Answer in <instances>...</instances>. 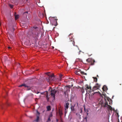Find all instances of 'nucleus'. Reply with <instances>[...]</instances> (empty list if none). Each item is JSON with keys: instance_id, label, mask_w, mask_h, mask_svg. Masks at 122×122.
Masks as SVG:
<instances>
[{"instance_id": "obj_1", "label": "nucleus", "mask_w": 122, "mask_h": 122, "mask_svg": "<svg viewBox=\"0 0 122 122\" xmlns=\"http://www.w3.org/2000/svg\"><path fill=\"white\" fill-rule=\"evenodd\" d=\"M32 30L31 31L32 36L33 37L35 38L38 36L39 33V31L38 30V27L35 26L32 28Z\"/></svg>"}, {"instance_id": "obj_2", "label": "nucleus", "mask_w": 122, "mask_h": 122, "mask_svg": "<svg viewBox=\"0 0 122 122\" xmlns=\"http://www.w3.org/2000/svg\"><path fill=\"white\" fill-rule=\"evenodd\" d=\"M49 73V72H48L46 73V74L48 76L46 78L47 81L49 82L54 81L55 80V78L54 76V74L49 75L48 74Z\"/></svg>"}, {"instance_id": "obj_3", "label": "nucleus", "mask_w": 122, "mask_h": 122, "mask_svg": "<svg viewBox=\"0 0 122 122\" xmlns=\"http://www.w3.org/2000/svg\"><path fill=\"white\" fill-rule=\"evenodd\" d=\"M72 34H70L68 36V38H69V40H68V42L71 45H72L73 46H75V42L74 41V39L73 38L72 36H71Z\"/></svg>"}, {"instance_id": "obj_4", "label": "nucleus", "mask_w": 122, "mask_h": 122, "mask_svg": "<svg viewBox=\"0 0 122 122\" xmlns=\"http://www.w3.org/2000/svg\"><path fill=\"white\" fill-rule=\"evenodd\" d=\"M86 61L90 63H91V65H92L94 64V63L95 62L94 60H93L92 59L90 58L86 59Z\"/></svg>"}, {"instance_id": "obj_5", "label": "nucleus", "mask_w": 122, "mask_h": 122, "mask_svg": "<svg viewBox=\"0 0 122 122\" xmlns=\"http://www.w3.org/2000/svg\"><path fill=\"white\" fill-rule=\"evenodd\" d=\"M100 85L98 83H96V85L92 89V91L93 92L95 90L99 89L100 87Z\"/></svg>"}, {"instance_id": "obj_6", "label": "nucleus", "mask_w": 122, "mask_h": 122, "mask_svg": "<svg viewBox=\"0 0 122 122\" xmlns=\"http://www.w3.org/2000/svg\"><path fill=\"white\" fill-rule=\"evenodd\" d=\"M104 99L105 101V106L106 107L108 108L111 111L113 110L112 108V107L111 106L108 104V102L107 101H106V100L105 98Z\"/></svg>"}, {"instance_id": "obj_7", "label": "nucleus", "mask_w": 122, "mask_h": 122, "mask_svg": "<svg viewBox=\"0 0 122 122\" xmlns=\"http://www.w3.org/2000/svg\"><path fill=\"white\" fill-rule=\"evenodd\" d=\"M69 105V103L68 102H66L65 105V112L66 114L67 112L68 111L67 109L68 108V106Z\"/></svg>"}, {"instance_id": "obj_8", "label": "nucleus", "mask_w": 122, "mask_h": 122, "mask_svg": "<svg viewBox=\"0 0 122 122\" xmlns=\"http://www.w3.org/2000/svg\"><path fill=\"white\" fill-rule=\"evenodd\" d=\"M57 92V91L55 89L52 90L51 91V95L53 98H55V94Z\"/></svg>"}, {"instance_id": "obj_9", "label": "nucleus", "mask_w": 122, "mask_h": 122, "mask_svg": "<svg viewBox=\"0 0 122 122\" xmlns=\"http://www.w3.org/2000/svg\"><path fill=\"white\" fill-rule=\"evenodd\" d=\"M24 86L27 89V90H31V87L29 86H27L25 84H22L21 85H20L19 86V87H21L22 86Z\"/></svg>"}, {"instance_id": "obj_10", "label": "nucleus", "mask_w": 122, "mask_h": 122, "mask_svg": "<svg viewBox=\"0 0 122 122\" xmlns=\"http://www.w3.org/2000/svg\"><path fill=\"white\" fill-rule=\"evenodd\" d=\"M40 113L38 112V111H37L36 113V117L37 118L36 120H35L34 121H36V122H38L39 120V117L40 116Z\"/></svg>"}, {"instance_id": "obj_11", "label": "nucleus", "mask_w": 122, "mask_h": 122, "mask_svg": "<svg viewBox=\"0 0 122 122\" xmlns=\"http://www.w3.org/2000/svg\"><path fill=\"white\" fill-rule=\"evenodd\" d=\"M88 91H87V90H86V93H87L89 95V97L90 98V95L91 94V91H92V88H91L89 89H88Z\"/></svg>"}, {"instance_id": "obj_12", "label": "nucleus", "mask_w": 122, "mask_h": 122, "mask_svg": "<svg viewBox=\"0 0 122 122\" xmlns=\"http://www.w3.org/2000/svg\"><path fill=\"white\" fill-rule=\"evenodd\" d=\"M85 90H87V91H88V89H89L90 88H91V87L90 86H89L88 85L86 84L85 85Z\"/></svg>"}, {"instance_id": "obj_13", "label": "nucleus", "mask_w": 122, "mask_h": 122, "mask_svg": "<svg viewBox=\"0 0 122 122\" xmlns=\"http://www.w3.org/2000/svg\"><path fill=\"white\" fill-rule=\"evenodd\" d=\"M102 89L103 91H106L107 90V87L105 85H104L103 86Z\"/></svg>"}, {"instance_id": "obj_14", "label": "nucleus", "mask_w": 122, "mask_h": 122, "mask_svg": "<svg viewBox=\"0 0 122 122\" xmlns=\"http://www.w3.org/2000/svg\"><path fill=\"white\" fill-rule=\"evenodd\" d=\"M58 112L59 115L61 117V116L63 114L62 111L61 110L59 109L58 111Z\"/></svg>"}, {"instance_id": "obj_15", "label": "nucleus", "mask_w": 122, "mask_h": 122, "mask_svg": "<svg viewBox=\"0 0 122 122\" xmlns=\"http://www.w3.org/2000/svg\"><path fill=\"white\" fill-rule=\"evenodd\" d=\"M28 14V12L26 11L23 13V15L24 17H26L27 16V14Z\"/></svg>"}, {"instance_id": "obj_16", "label": "nucleus", "mask_w": 122, "mask_h": 122, "mask_svg": "<svg viewBox=\"0 0 122 122\" xmlns=\"http://www.w3.org/2000/svg\"><path fill=\"white\" fill-rule=\"evenodd\" d=\"M80 70H78V71H76L75 72V73L77 75H79L80 73L79 72H80Z\"/></svg>"}, {"instance_id": "obj_17", "label": "nucleus", "mask_w": 122, "mask_h": 122, "mask_svg": "<svg viewBox=\"0 0 122 122\" xmlns=\"http://www.w3.org/2000/svg\"><path fill=\"white\" fill-rule=\"evenodd\" d=\"M47 110L50 111L51 110V107L50 106H48L47 107Z\"/></svg>"}, {"instance_id": "obj_18", "label": "nucleus", "mask_w": 122, "mask_h": 122, "mask_svg": "<svg viewBox=\"0 0 122 122\" xmlns=\"http://www.w3.org/2000/svg\"><path fill=\"white\" fill-rule=\"evenodd\" d=\"M46 98H47V101H48V100H49V97L48 96V92H46Z\"/></svg>"}, {"instance_id": "obj_19", "label": "nucleus", "mask_w": 122, "mask_h": 122, "mask_svg": "<svg viewBox=\"0 0 122 122\" xmlns=\"http://www.w3.org/2000/svg\"><path fill=\"white\" fill-rule=\"evenodd\" d=\"M80 73L82 74L87 75V74L86 73H85L83 71H81V70H80Z\"/></svg>"}, {"instance_id": "obj_20", "label": "nucleus", "mask_w": 122, "mask_h": 122, "mask_svg": "<svg viewBox=\"0 0 122 122\" xmlns=\"http://www.w3.org/2000/svg\"><path fill=\"white\" fill-rule=\"evenodd\" d=\"M66 92H64V94L65 95H66V92L67 91H68L69 92L70 91V87H68L67 88H66Z\"/></svg>"}, {"instance_id": "obj_21", "label": "nucleus", "mask_w": 122, "mask_h": 122, "mask_svg": "<svg viewBox=\"0 0 122 122\" xmlns=\"http://www.w3.org/2000/svg\"><path fill=\"white\" fill-rule=\"evenodd\" d=\"M7 57L6 56H5L4 57V59L5 61H7Z\"/></svg>"}, {"instance_id": "obj_22", "label": "nucleus", "mask_w": 122, "mask_h": 122, "mask_svg": "<svg viewBox=\"0 0 122 122\" xmlns=\"http://www.w3.org/2000/svg\"><path fill=\"white\" fill-rule=\"evenodd\" d=\"M93 78L94 79V81L96 82H97V78L96 77H93Z\"/></svg>"}, {"instance_id": "obj_23", "label": "nucleus", "mask_w": 122, "mask_h": 122, "mask_svg": "<svg viewBox=\"0 0 122 122\" xmlns=\"http://www.w3.org/2000/svg\"><path fill=\"white\" fill-rule=\"evenodd\" d=\"M110 101H112V100L111 99H109H109L108 98L107 99V101H108V102H109V104H110L111 105V104L112 103L111 102H110V101Z\"/></svg>"}, {"instance_id": "obj_24", "label": "nucleus", "mask_w": 122, "mask_h": 122, "mask_svg": "<svg viewBox=\"0 0 122 122\" xmlns=\"http://www.w3.org/2000/svg\"><path fill=\"white\" fill-rule=\"evenodd\" d=\"M54 18H55V19L56 20V25H55V26H57V20H58L57 19H56V18H57L56 17H54Z\"/></svg>"}, {"instance_id": "obj_25", "label": "nucleus", "mask_w": 122, "mask_h": 122, "mask_svg": "<svg viewBox=\"0 0 122 122\" xmlns=\"http://www.w3.org/2000/svg\"><path fill=\"white\" fill-rule=\"evenodd\" d=\"M19 18V16L18 15H16L15 16V19L16 20L17 19Z\"/></svg>"}, {"instance_id": "obj_26", "label": "nucleus", "mask_w": 122, "mask_h": 122, "mask_svg": "<svg viewBox=\"0 0 122 122\" xmlns=\"http://www.w3.org/2000/svg\"><path fill=\"white\" fill-rule=\"evenodd\" d=\"M9 6L11 8H12L13 7V5L9 4Z\"/></svg>"}, {"instance_id": "obj_27", "label": "nucleus", "mask_w": 122, "mask_h": 122, "mask_svg": "<svg viewBox=\"0 0 122 122\" xmlns=\"http://www.w3.org/2000/svg\"><path fill=\"white\" fill-rule=\"evenodd\" d=\"M84 121H85L86 122H87V118L86 117H85L84 119Z\"/></svg>"}, {"instance_id": "obj_28", "label": "nucleus", "mask_w": 122, "mask_h": 122, "mask_svg": "<svg viewBox=\"0 0 122 122\" xmlns=\"http://www.w3.org/2000/svg\"><path fill=\"white\" fill-rule=\"evenodd\" d=\"M81 91L82 93H83L84 92V90L83 88H82L81 89Z\"/></svg>"}, {"instance_id": "obj_29", "label": "nucleus", "mask_w": 122, "mask_h": 122, "mask_svg": "<svg viewBox=\"0 0 122 122\" xmlns=\"http://www.w3.org/2000/svg\"><path fill=\"white\" fill-rule=\"evenodd\" d=\"M41 14H42V15H43V13H41L40 12H39V13H38V15H39V16H40V15H41Z\"/></svg>"}, {"instance_id": "obj_30", "label": "nucleus", "mask_w": 122, "mask_h": 122, "mask_svg": "<svg viewBox=\"0 0 122 122\" xmlns=\"http://www.w3.org/2000/svg\"><path fill=\"white\" fill-rule=\"evenodd\" d=\"M71 110L72 111H73L74 110V109L73 108V107L72 106H71Z\"/></svg>"}, {"instance_id": "obj_31", "label": "nucleus", "mask_w": 122, "mask_h": 122, "mask_svg": "<svg viewBox=\"0 0 122 122\" xmlns=\"http://www.w3.org/2000/svg\"><path fill=\"white\" fill-rule=\"evenodd\" d=\"M15 29L13 28H12V30H11V31L12 32H14V30Z\"/></svg>"}, {"instance_id": "obj_32", "label": "nucleus", "mask_w": 122, "mask_h": 122, "mask_svg": "<svg viewBox=\"0 0 122 122\" xmlns=\"http://www.w3.org/2000/svg\"><path fill=\"white\" fill-rule=\"evenodd\" d=\"M62 75H61L60 76V78L61 79V78L62 77Z\"/></svg>"}, {"instance_id": "obj_33", "label": "nucleus", "mask_w": 122, "mask_h": 122, "mask_svg": "<svg viewBox=\"0 0 122 122\" xmlns=\"http://www.w3.org/2000/svg\"><path fill=\"white\" fill-rule=\"evenodd\" d=\"M6 105L9 106V103L8 102H7L5 104Z\"/></svg>"}, {"instance_id": "obj_34", "label": "nucleus", "mask_w": 122, "mask_h": 122, "mask_svg": "<svg viewBox=\"0 0 122 122\" xmlns=\"http://www.w3.org/2000/svg\"><path fill=\"white\" fill-rule=\"evenodd\" d=\"M51 121V119H50V117H49L48 118V121Z\"/></svg>"}, {"instance_id": "obj_35", "label": "nucleus", "mask_w": 122, "mask_h": 122, "mask_svg": "<svg viewBox=\"0 0 122 122\" xmlns=\"http://www.w3.org/2000/svg\"><path fill=\"white\" fill-rule=\"evenodd\" d=\"M84 111L85 112H86V110L85 109V107L84 106Z\"/></svg>"}, {"instance_id": "obj_36", "label": "nucleus", "mask_w": 122, "mask_h": 122, "mask_svg": "<svg viewBox=\"0 0 122 122\" xmlns=\"http://www.w3.org/2000/svg\"><path fill=\"white\" fill-rule=\"evenodd\" d=\"M92 55V54H90V55H89V54H88V56H90L91 55Z\"/></svg>"}, {"instance_id": "obj_37", "label": "nucleus", "mask_w": 122, "mask_h": 122, "mask_svg": "<svg viewBox=\"0 0 122 122\" xmlns=\"http://www.w3.org/2000/svg\"><path fill=\"white\" fill-rule=\"evenodd\" d=\"M8 48L9 49H11V48L10 47V46H9L8 47Z\"/></svg>"}, {"instance_id": "obj_38", "label": "nucleus", "mask_w": 122, "mask_h": 122, "mask_svg": "<svg viewBox=\"0 0 122 122\" xmlns=\"http://www.w3.org/2000/svg\"><path fill=\"white\" fill-rule=\"evenodd\" d=\"M56 121L57 122H58V119H56Z\"/></svg>"}, {"instance_id": "obj_39", "label": "nucleus", "mask_w": 122, "mask_h": 122, "mask_svg": "<svg viewBox=\"0 0 122 122\" xmlns=\"http://www.w3.org/2000/svg\"><path fill=\"white\" fill-rule=\"evenodd\" d=\"M88 110H87V112H86L87 115H88V113H87V112H88Z\"/></svg>"}, {"instance_id": "obj_40", "label": "nucleus", "mask_w": 122, "mask_h": 122, "mask_svg": "<svg viewBox=\"0 0 122 122\" xmlns=\"http://www.w3.org/2000/svg\"><path fill=\"white\" fill-rule=\"evenodd\" d=\"M52 116V114H51L49 117H51Z\"/></svg>"}, {"instance_id": "obj_41", "label": "nucleus", "mask_w": 122, "mask_h": 122, "mask_svg": "<svg viewBox=\"0 0 122 122\" xmlns=\"http://www.w3.org/2000/svg\"><path fill=\"white\" fill-rule=\"evenodd\" d=\"M39 93V92H37V93H37V94H38V93Z\"/></svg>"}, {"instance_id": "obj_42", "label": "nucleus", "mask_w": 122, "mask_h": 122, "mask_svg": "<svg viewBox=\"0 0 122 122\" xmlns=\"http://www.w3.org/2000/svg\"><path fill=\"white\" fill-rule=\"evenodd\" d=\"M12 36H11L10 37V38H11V39H12Z\"/></svg>"}, {"instance_id": "obj_43", "label": "nucleus", "mask_w": 122, "mask_h": 122, "mask_svg": "<svg viewBox=\"0 0 122 122\" xmlns=\"http://www.w3.org/2000/svg\"><path fill=\"white\" fill-rule=\"evenodd\" d=\"M117 122H120L119 121V119H118V121H117Z\"/></svg>"}, {"instance_id": "obj_44", "label": "nucleus", "mask_w": 122, "mask_h": 122, "mask_svg": "<svg viewBox=\"0 0 122 122\" xmlns=\"http://www.w3.org/2000/svg\"><path fill=\"white\" fill-rule=\"evenodd\" d=\"M81 52V51H79V53L78 54H80V52Z\"/></svg>"}, {"instance_id": "obj_45", "label": "nucleus", "mask_w": 122, "mask_h": 122, "mask_svg": "<svg viewBox=\"0 0 122 122\" xmlns=\"http://www.w3.org/2000/svg\"><path fill=\"white\" fill-rule=\"evenodd\" d=\"M82 112V110L81 109V112Z\"/></svg>"}, {"instance_id": "obj_46", "label": "nucleus", "mask_w": 122, "mask_h": 122, "mask_svg": "<svg viewBox=\"0 0 122 122\" xmlns=\"http://www.w3.org/2000/svg\"><path fill=\"white\" fill-rule=\"evenodd\" d=\"M103 95L104 96H105V95L104 94H103Z\"/></svg>"}, {"instance_id": "obj_47", "label": "nucleus", "mask_w": 122, "mask_h": 122, "mask_svg": "<svg viewBox=\"0 0 122 122\" xmlns=\"http://www.w3.org/2000/svg\"><path fill=\"white\" fill-rule=\"evenodd\" d=\"M1 24L0 23V25H1Z\"/></svg>"}, {"instance_id": "obj_48", "label": "nucleus", "mask_w": 122, "mask_h": 122, "mask_svg": "<svg viewBox=\"0 0 122 122\" xmlns=\"http://www.w3.org/2000/svg\"><path fill=\"white\" fill-rule=\"evenodd\" d=\"M94 95V94H93L92 95Z\"/></svg>"}, {"instance_id": "obj_49", "label": "nucleus", "mask_w": 122, "mask_h": 122, "mask_svg": "<svg viewBox=\"0 0 122 122\" xmlns=\"http://www.w3.org/2000/svg\"><path fill=\"white\" fill-rule=\"evenodd\" d=\"M121 122H122V121H121Z\"/></svg>"}]
</instances>
